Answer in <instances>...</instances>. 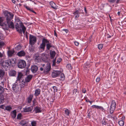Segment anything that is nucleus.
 <instances>
[{"instance_id": "8", "label": "nucleus", "mask_w": 126, "mask_h": 126, "mask_svg": "<svg viewBox=\"0 0 126 126\" xmlns=\"http://www.w3.org/2000/svg\"><path fill=\"white\" fill-rule=\"evenodd\" d=\"M61 73V72L57 70L54 71L52 73V76L53 78L58 77Z\"/></svg>"}, {"instance_id": "42", "label": "nucleus", "mask_w": 126, "mask_h": 126, "mask_svg": "<svg viewBox=\"0 0 126 126\" xmlns=\"http://www.w3.org/2000/svg\"><path fill=\"white\" fill-rule=\"evenodd\" d=\"M96 109H101L102 111H103L104 110V109L102 107L98 106H97Z\"/></svg>"}, {"instance_id": "47", "label": "nucleus", "mask_w": 126, "mask_h": 126, "mask_svg": "<svg viewBox=\"0 0 126 126\" xmlns=\"http://www.w3.org/2000/svg\"><path fill=\"white\" fill-rule=\"evenodd\" d=\"M61 58L59 59H57V61L56 63L57 64H59L61 61Z\"/></svg>"}, {"instance_id": "27", "label": "nucleus", "mask_w": 126, "mask_h": 126, "mask_svg": "<svg viewBox=\"0 0 126 126\" xmlns=\"http://www.w3.org/2000/svg\"><path fill=\"white\" fill-rule=\"evenodd\" d=\"M40 91L39 89H36L35 91V95L36 96H37L39 95L40 93Z\"/></svg>"}, {"instance_id": "17", "label": "nucleus", "mask_w": 126, "mask_h": 126, "mask_svg": "<svg viewBox=\"0 0 126 126\" xmlns=\"http://www.w3.org/2000/svg\"><path fill=\"white\" fill-rule=\"evenodd\" d=\"M26 54V53L24 51L21 50L17 53V55L19 57H21L25 56Z\"/></svg>"}, {"instance_id": "64", "label": "nucleus", "mask_w": 126, "mask_h": 126, "mask_svg": "<svg viewBox=\"0 0 126 126\" xmlns=\"http://www.w3.org/2000/svg\"><path fill=\"white\" fill-rule=\"evenodd\" d=\"M40 70L41 71H43V68L42 67H41L40 69Z\"/></svg>"}, {"instance_id": "37", "label": "nucleus", "mask_w": 126, "mask_h": 126, "mask_svg": "<svg viewBox=\"0 0 126 126\" xmlns=\"http://www.w3.org/2000/svg\"><path fill=\"white\" fill-rule=\"evenodd\" d=\"M31 124L32 126H36V122L34 121H32L31 122Z\"/></svg>"}, {"instance_id": "22", "label": "nucleus", "mask_w": 126, "mask_h": 126, "mask_svg": "<svg viewBox=\"0 0 126 126\" xmlns=\"http://www.w3.org/2000/svg\"><path fill=\"white\" fill-rule=\"evenodd\" d=\"M50 4L52 8L55 9H57V6L54 2L53 1L50 2Z\"/></svg>"}, {"instance_id": "5", "label": "nucleus", "mask_w": 126, "mask_h": 126, "mask_svg": "<svg viewBox=\"0 0 126 126\" xmlns=\"http://www.w3.org/2000/svg\"><path fill=\"white\" fill-rule=\"evenodd\" d=\"M4 90L3 87L0 86V104L3 103L4 101V96L2 94Z\"/></svg>"}, {"instance_id": "46", "label": "nucleus", "mask_w": 126, "mask_h": 126, "mask_svg": "<svg viewBox=\"0 0 126 126\" xmlns=\"http://www.w3.org/2000/svg\"><path fill=\"white\" fill-rule=\"evenodd\" d=\"M21 116V114H19L17 116V119H20Z\"/></svg>"}, {"instance_id": "32", "label": "nucleus", "mask_w": 126, "mask_h": 126, "mask_svg": "<svg viewBox=\"0 0 126 126\" xmlns=\"http://www.w3.org/2000/svg\"><path fill=\"white\" fill-rule=\"evenodd\" d=\"M22 25L21 28H22V32L23 31L24 33L25 32L26 30V28L23 25V24H21Z\"/></svg>"}, {"instance_id": "3", "label": "nucleus", "mask_w": 126, "mask_h": 126, "mask_svg": "<svg viewBox=\"0 0 126 126\" xmlns=\"http://www.w3.org/2000/svg\"><path fill=\"white\" fill-rule=\"evenodd\" d=\"M32 76L29 75L25 79V80H20L19 81V85L21 88L24 87L25 86L27 85L26 83L29 82L32 78Z\"/></svg>"}, {"instance_id": "39", "label": "nucleus", "mask_w": 126, "mask_h": 126, "mask_svg": "<svg viewBox=\"0 0 126 126\" xmlns=\"http://www.w3.org/2000/svg\"><path fill=\"white\" fill-rule=\"evenodd\" d=\"M103 47V45L102 44L98 45V47L99 49H101Z\"/></svg>"}, {"instance_id": "10", "label": "nucleus", "mask_w": 126, "mask_h": 126, "mask_svg": "<svg viewBox=\"0 0 126 126\" xmlns=\"http://www.w3.org/2000/svg\"><path fill=\"white\" fill-rule=\"evenodd\" d=\"M47 42V39L45 38L43 39L42 43L40 45V47L41 49H42L43 50L44 49L45 47L46 44Z\"/></svg>"}, {"instance_id": "11", "label": "nucleus", "mask_w": 126, "mask_h": 126, "mask_svg": "<svg viewBox=\"0 0 126 126\" xmlns=\"http://www.w3.org/2000/svg\"><path fill=\"white\" fill-rule=\"evenodd\" d=\"M35 61L37 63L40 62L41 61V57L40 54L37 53L35 54Z\"/></svg>"}, {"instance_id": "61", "label": "nucleus", "mask_w": 126, "mask_h": 126, "mask_svg": "<svg viewBox=\"0 0 126 126\" xmlns=\"http://www.w3.org/2000/svg\"><path fill=\"white\" fill-rule=\"evenodd\" d=\"M64 74H61V78H63V77H64Z\"/></svg>"}, {"instance_id": "16", "label": "nucleus", "mask_w": 126, "mask_h": 126, "mask_svg": "<svg viewBox=\"0 0 126 126\" xmlns=\"http://www.w3.org/2000/svg\"><path fill=\"white\" fill-rule=\"evenodd\" d=\"M51 66L50 64H48L46 65V67L44 69V71L47 73L50 70Z\"/></svg>"}, {"instance_id": "36", "label": "nucleus", "mask_w": 126, "mask_h": 126, "mask_svg": "<svg viewBox=\"0 0 126 126\" xmlns=\"http://www.w3.org/2000/svg\"><path fill=\"white\" fill-rule=\"evenodd\" d=\"M115 109L113 108L110 107V112L111 114H112L114 110Z\"/></svg>"}, {"instance_id": "14", "label": "nucleus", "mask_w": 126, "mask_h": 126, "mask_svg": "<svg viewBox=\"0 0 126 126\" xmlns=\"http://www.w3.org/2000/svg\"><path fill=\"white\" fill-rule=\"evenodd\" d=\"M33 109V106H31L28 107H26L23 109V110L24 112H29L31 111Z\"/></svg>"}, {"instance_id": "29", "label": "nucleus", "mask_w": 126, "mask_h": 126, "mask_svg": "<svg viewBox=\"0 0 126 126\" xmlns=\"http://www.w3.org/2000/svg\"><path fill=\"white\" fill-rule=\"evenodd\" d=\"M33 97V95H30L29 97L27 98V101L28 103H30L32 100Z\"/></svg>"}, {"instance_id": "51", "label": "nucleus", "mask_w": 126, "mask_h": 126, "mask_svg": "<svg viewBox=\"0 0 126 126\" xmlns=\"http://www.w3.org/2000/svg\"><path fill=\"white\" fill-rule=\"evenodd\" d=\"M74 43L75 45L78 46L79 45V43L77 41H75L74 42Z\"/></svg>"}, {"instance_id": "48", "label": "nucleus", "mask_w": 126, "mask_h": 126, "mask_svg": "<svg viewBox=\"0 0 126 126\" xmlns=\"http://www.w3.org/2000/svg\"><path fill=\"white\" fill-rule=\"evenodd\" d=\"M102 124L106 125V122H105V120H102Z\"/></svg>"}, {"instance_id": "63", "label": "nucleus", "mask_w": 126, "mask_h": 126, "mask_svg": "<svg viewBox=\"0 0 126 126\" xmlns=\"http://www.w3.org/2000/svg\"><path fill=\"white\" fill-rule=\"evenodd\" d=\"M30 11H31L32 12H33V13H35V14L36 13L33 10H31H31H30Z\"/></svg>"}, {"instance_id": "35", "label": "nucleus", "mask_w": 126, "mask_h": 126, "mask_svg": "<svg viewBox=\"0 0 126 126\" xmlns=\"http://www.w3.org/2000/svg\"><path fill=\"white\" fill-rule=\"evenodd\" d=\"M119 124L121 126H123L124 125V122L123 120H120L119 122Z\"/></svg>"}, {"instance_id": "12", "label": "nucleus", "mask_w": 126, "mask_h": 126, "mask_svg": "<svg viewBox=\"0 0 126 126\" xmlns=\"http://www.w3.org/2000/svg\"><path fill=\"white\" fill-rule=\"evenodd\" d=\"M23 74L22 73L18 72L17 77L16 78V81H20V80L24 79H23Z\"/></svg>"}, {"instance_id": "50", "label": "nucleus", "mask_w": 126, "mask_h": 126, "mask_svg": "<svg viewBox=\"0 0 126 126\" xmlns=\"http://www.w3.org/2000/svg\"><path fill=\"white\" fill-rule=\"evenodd\" d=\"M115 0H108L109 2L111 3H113L114 2Z\"/></svg>"}, {"instance_id": "24", "label": "nucleus", "mask_w": 126, "mask_h": 126, "mask_svg": "<svg viewBox=\"0 0 126 126\" xmlns=\"http://www.w3.org/2000/svg\"><path fill=\"white\" fill-rule=\"evenodd\" d=\"M79 14V11L78 10H76L73 13L74 14L75 16V18L78 17L79 16V15L78 14Z\"/></svg>"}, {"instance_id": "30", "label": "nucleus", "mask_w": 126, "mask_h": 126, "mask_svg": "<svg viewBox=\"0 0 126 126\" xmlns=\"http://www.w3.org/2000/svg\"><path fill=\"white\" fill-rule=\"evenodd\" d=\"M65 114L67 116H69L70 113V110L66 109L64 110Z\"/></svg>"}, {"instance_id": "49", "label": "nucleus", "mask_w": 126, "mask_h": 126, "mask_svg": "<svg viewBox=\"0 0 126 126\" xmlns=\"http://www.w3.org/2000/svg\"><path fill=\"white\" fill-rule=\"evenodd\" d=\"M5 107H6L5 106L3 105H1L0 106V108L3 109H5Z\"/></svg>"}, {"instance_id": "45", "label": "nucleus", "mask_w": 126, "mask_h": 126, "mask_svg": "<svg viewBox=\"0 0 126 126\" xmlns=\"http://www.w3.org/2000/svg\"><path fill=\"white\" fill-rule=\"evenodd\" d=\"M4 45V43L3 42L0 41V47H2Z\"/></svg>"}, {"instance_id": "9", "label": "nucleus", "mask_w": 126, "mask_h": 126, "mask_svg": "<svg viewBox=\"0 0 126 126\" xmlns=\"http://www.w3.org/2000/svg\"><path fill=\"white\" fill-rule=\"evenodd\" d=\"M21 24H23L21 22L19 24L17 23L16 25V28L17 30V31L20 33H22V30L21 29L22 25Z\"/></svg>"}, {"instance_id": "19", "label": "nucleus", "mask_w": 126, "mask_h": 126, "mask_svg": "<svg viewBox=\"0 0 126 126\" xmlns=\"http://www.w3.org/2000/svg\"><path fill=\"white\" fill-rule=\"evenodd\" d=\"M35 113H37L41 112V108L39 107H36L34 109Z\"/></svg>"}, {"instance_id": "18", "label": "nucleus", "mask_w": 126, "mask_h": 126, "mask_svg": "<svg viewBox=\"0 0 126 126\" xmlns=\"http://www.w3.org/2000/svg\"><path fill=\"white\" fill-rule=\"evenodd\" d=\"M4 18L3 17H0V25L1 26H2V28L3 29L4 28V24H5V22H3L4 20Z\"/></svg>"}, {"instance_id": "1", "label": "nucleus", "mask_w": 126, "mask_h": 126, "mask_svg": "<svg viewBox=\"0 0 126 126\" xmlns=\"http://www.w3.org/2000/svg\"><path fill=\"white\" fill-rule=\"evenodd\" d=\"M3 13L6 18V21L5 24L4 25L3 29L8 30L9 28L14 29V26L12 20L14 16L13 15L7 11L4 12Z\"/></svg>"}, {"instance_id": "34", "label": "nucleus", "mask_w": 126, "mask_h": 126, "mask_svg": "<svg viewBox=\"0 0 126 126\" xmlns=\"http://www.w3.org/2000/svg\"><path fill=\"white\" fill-rule=\"evenodd\" d=\"M12 109V108L9 106H7L5 107V110L8 111H10Z\"/></svg>"}, {"instance_id": "4", "label": "nucleus", "mask_w": 126, "mask_h": 126, "mask_svg": "<svg viewBox=\"0 0 126 126\" xmlns=\"http://www.w3.org/2000/svg\"><path fill=\"white\" fill-rule=\"evenodd\" d=\"M17 65L18 67L19 68H24L26 65V62L24 60H19L18 61Z\"/></svg>"}, {"instance_id": "7", "label": "nucleus", "mask_w": 126, "mask_h": 126, "mask_svg": "<svg viewBox=\"0 0 126 126\" xmlns=\"http://www.w3.org/2000/svg\"><path fill=\"white\" fill-rule=\"evenodd\" d=\"M12 88L14 91L16 93H17L18 91L19 85L17 82H16L14 84Z\"/></svg>"}, {"instance_id": "20", "label": "nucleus", "mask_w": 126, "mask_h": 126, "mask_svg": "<svg viewBox=\"0 0 126 126\" xmlns=\"http://www.w3.org/2000/svg\"><path fill=\"white\" fill-rule=\"evenodd\" d=\"M56 52L54 51L51 50L50 52V57L51 59H53L54 58Z\"/></svg>"}, {"instance_id": "26", "label": "nucleus", "mask_w": 126, "mask_h": 126, "mask_svg": "<svg viewBox=\"0 0 126 126\" xmlns=\"http://www.w3.org/2000/svg\"><path fill=\"white\" fill-rule=\"evenodd\" d=\"M16 111L15 110H14L11 114V116L12 118H15L16 116Z\"/></svg>"}, {"instance_id": "25", "label": "nucleus", "mask_w": 126, "mask_h": 126, "mask_svg": "<svg viewBox=\"0 0 126 126\" xmlns=\"http://www.w3.org/2000/svg\"><path fill=\"white\" fill-rule=\"evenodd\" d=\"M14 52V50H9L8 51V54L9 56L11 57L13 54Z\"/></svg>"}, {"instance_id": "59", "label": "nucleus", "mask_w": 126, "mask_h": 126, "mask_svg": "<svg viewBox=\"0 0 126 126\" xmlns=\"http://www.w3.org/2000/svg\"><path fill=\"white\" fill-rule=\"evenodd\" d=\"M26 9H28V10H30H30H31V9H30V8L29 7H27V6H26Z\"/></svg>"}, {"instance_id": "54", "label": "nucleus", "mask_w": 126, "mask_h": 126, "mask_svg": "<svg viewBox=\"0 0 126 126\" xmlns=\"http://www.w3.org/2000/svg\"><path fill=\"white\" fill-rule=\"evenodd\" d=\"M82 93H85L86 92V90L84 88H83L82 90Z\"/></svg>"}, {"instance_id": "31", "label": "nucleus", "mask_w": 126, "mask_h": 126, "mask_svg": "<svg viewBox=\"0 0 126 126\" xmlns=\"http://www.w3.org/2000/svg\"><path fill=\"white\" fill-rule=\"evenodd\" d=\"M4 74V71L1 69H0V78H2L3 77Z\"/></svg>"}, {"instance_id": "62", "label": "nucleus", "mask_w": 126, "mask_h": 126, "mask_svg": "<svg viewBox=\"0 0 126 126\" xmlns=\"http://www.w3.org/2000/svg\"><path fill=\"white\" fill-rule=\"evenodd\" d=\"M84 11H85V13H87V10H86V7H85L84 8Z\"/></svg>"}, {"instance_id": "55", "label": "nucleus", "mask_w": 126, "mask_h": 126, "mask_svg": "<svg viewBox=\"0 0 126 126\" xmlns=\"http://www.w3.org/2000/svg\"><path fill=\"white\" fill-rule=\"evenodd\" d=\"M84 65L85 67H87L86 66H89L90 65L88 63H87L86 64H84Z\"/></svg>"}, {"instance_id": "6", "label": "nucleus", "mask_w": 126, "mask_h": 126, "mask_svg": "<svg viewBox=\"0 0 126 126\" xmlns=\"http://www.w3.org/2000/svg\"><path fill=\"white\" fill-rule=\"evenodd\" d=\"M30 44L31 45H33L36 42V38L32 35H30L29 37Z\"/></svg>"}, {"instance_id": "58", "label": "nucleus", "mask_w": 126, "mask_h": 126, "mask_svg": "<svg viewBox=\"0 0 126 126\" xmlns=\"http://www.w3.org/2000/svg\"><path fill=\"white\" fill-rule=\"evenodd\" d=\"M88 117L89 118H90V112L89 113H88Z\"/></svg>"}, {"instance_id": "15", "label": "nucleus", "mask_w": 126, "mask_h": 126, "mask_svg": "<svg viewBox=\"0 0 126 126\" xmlns=\"http://www.w3.org/2000/svg\"><path fill=\"white\" fill-rule=\"evenodd\" d=\"M16 73V71L14 70H10L9 73V76L10 77L15 76Z\"/></svg>"}, {"instance_id": "41", "label": "nucleus", "mask_w": 126, "mask_h": 126, "mask_svg": "<svg viewBox=\"0 0 126 126\" xmlns=\"http://www.w3.org/2000/svg\"><path fill=\"white\" fill-rule=\"evenodd\" d=\"M69 69H72L71 65L70 64H68L66 66Z\"/></svg>"}, {"instance_id": "43", "label": "nucleus", "mask_w": 126, "mask_h": 126, "mask_svg": "<svg viewBox=\"0 0 126 126\" xmlns=\"http://www.w3.org/2000/svg\"><path fill=\"white\" fill-rule=\"evenodd\" d=\"M33 104H32L33 106H34L36 104V100L35 99H34L32 101Z\"/></svg>"}, {"instance_id": "53", "label": "nucleus", "mask_w": 126, "mask_h": 126, "mask_svg": "<svg viewBox=\"0 0 126 126\" xmlns=\"http://www.w3.org/2000/svg\"><path fill=\"white\" fill-rule=\"evenodd\" d=\"M100 80V78H97L96 79V81L97 82H98Z\"/></svg>"}, {"instance_id": "33", "label": "nucleus", "mask_w": 126, "mask_h": 126, "mask_svg": "<svg viewBox=\"0 0 126 126\" xmlns=\"http://www.w3.org/2000/svg\"><path fill=\"white\" fill-rule=\"evenodd\" d=\"M15 49L16 50H18L21 49V46L20 45H19L15 47Z\"/></svg>"}, {"instance_id": "28", "label": "nucleus", "mask_w": 126, "mask_h": 126, "mask_svg": "<svg viewBox=\"0 0 126 126\" xmlns=\"http://www.w3.org/2000/svg\"><path fill=\"white\" fill-rule=\"evenodd\" d=\"M110 107L113 108L114 109L116 107V103L114 100L112 101Z\"/></svg>"}, {"instance_id": "21", "label": "nucleus", "mask_w": 126, "mask_h": 126, "mask_svg": "<svg viewBox=\"0 0 126 126\" xmlns=\"http://www.w3.org/2000/svg\"><path fill=\"white\" fill-rule=\"evenodd\" d=\"M41 57V59H42L43 61L45 62H47V57L46 56L45 54H42V55H40Z\"/></svg>"}, {"instance_id": "52", "label": "nucleus", "mask_w": 126, "mask_h": 126, "mask_svg": "<svg viewBox=\"0 0 126 126\" xmlns=\"http://www.w3.org/2000/svg\"><path fill=\"white\" fill-rule=\"evenodd\" d=\"M77 92V90L76 89H74L73 90V94H76V93Z\"/></svg>"}, {"instance_id": "40", "label": "nucleus", "mask_w": 126, "mask_h": 126, "mask_svg": "<svg viewBox=\"0 0 126 126\" xmlns=\"http://www.w3.org/2000/svg\"><path fill=\"white\" fill-rule=\"evenodd\" d=\"M52 88L54 90V92H56L57 91V88L55 86H53L52 87Z\"/></svg>"}, {"instance_id": "38", "label": "nucleus", "mask_w": 126, "mask_h": 126, "mask_svg": "<svg viewBox=\"0 0 126 126\" xmlns=\"http://www.w3.org/2000/svg\"><path fill=\"white\" fill-rule=\"evenodd\" d=\"M56 57L55 59H54L52 61V63H53V64L52 65L53 66H54L56 64Z\"/></svg>"}, {"instance_id": "13", "label": "nucleus", "mask_w": 126, "mask_h": 126, "mask_svg": "<svg viewBox=\"0 0 126 126\" xmlns=\"http://www.w3.org/2000/svg\"><path fill=\"white\" fill-rule=\"evenodd\" d=\"M38 70V67L35 65H33L31 66V70L32 72L33 73H35Z\"/></svg>"}, {"instance_id": "23", "label": "nucleus", "mask_w": 126, "mask_h": 126, "mask_svg": "<svg viewBox=\"0 0 126 126\" xmlns=\"http://www.w3.org/2000/svg\"><path fill=\"white\" fill-rule=\"evenodd\" d=\"M47 43L46 44L47 48V50H49L50 47H52V46L51 45V43H50L49 41L47 40Z\"/></svg>"}, {"instance_id": "44", "label": "nucleus", "mask_w": 126, "mask_h": 126, "mask_svg": "<svg viewBox=\"0 0 126 126\" xmlns=\"http://www.w3.org/2000/svg\"><path fill=\"white\" fill-rule=\"evenodd\" d=\"M107 117L109 118H113V115H112V114H111V115L110 114L108 115Z\"/></svg>"}, {"instance_id": "60", "label": "nucleus", "mask_w": 126, "mask_h": 126, "mask_svg": "<svg viewBox=\"0 0 126 126\" xmlns=\"http://www.w3.org/2000/svg\"><path fill=\"white\" fill-rule=\"evenodd\" d=\"M12 2L14 3V4H15V3L16 2L15 0H12Z\"/></svg>"}, {"instance_id": "56", "label": "nucleus", "mask_w": 126, "mask_h": 126, "mask_svg": "<svg viewBox=\"0 0 126 126\" xmlns=\"http://www.w3.org/2000/svg\"><path fill=\"white\" fill-rule=\"evenodd\" d=\"M3 56V54L0 52V58L2 57Z\"/></svg>"}, {"instance_id": "2", "label": "nucleus", "mask_w": 126, "mask_h": 126, "mask_svg": "<svg viewBox=\"0 0 126 126\" xmlns=\"http://www.w3.org/2000/svg\"><path fill=\"white\" fill-rule=\"evenodd\" d=\"M13 62H12L11 60H9L4 61L2 63V68L5 70H7V69L10 68L12 65V63L15 64L17 62L16 59L15 58L13 59Z\"/></svg>"}, {"instance_id": "57", "label": "nucleus", "mask_w": 126, "mask_h": 126, "mask_svg": "<svg viewBox=\"0 0 126 126\" xmlns=\"http://www.w3.org/2000/svg\"><path fill=\"white\" fill-rule=\"evenodd\" d=\"M97 106H96V105H93L92 106V107L93 108H96L97 107Z\"/></svg>"}]
</instances>
